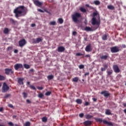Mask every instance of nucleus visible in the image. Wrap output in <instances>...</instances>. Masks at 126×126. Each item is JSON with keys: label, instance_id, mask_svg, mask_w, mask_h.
I'll return each mask as SVG.
<instances>
[{"label": "nucleus", "instance_id": "412c9836", "mask_svg": "<svg viewBox=\"0 0 126 126\" xmlns=\"http://www.w3.org/2000/svg\"><path fill=\"white\" fill-rule=\"evenodd\" d=\"M105 114L107 115V116H110L112 115V113H111V111L110 110V109L106 110Z\"/></svg>", "mask_w": 126, "mask_h": 126}, {"label": "nucleus", "instance_id": "f3484780", "mask_svg": "<svg viewBox=\"0 0 126 126\" xmlns=\"http://www.w3.org/2000/svg\"><path fill=\"white\" fill-rule=\"evenodd\" d=\"M101 60H104V61H107L108 58H109V54H106V55H102L100 57Z\"/></svg>", "mask_w": 126, "mask_h": 126}, {"label": "nucleus", "instance_id": "a19ab883", "mask_svg": "<svg viewBox=\"0 0 126 126\" xmlns=\"http://www.w3.org/2000/svg\"><path fill=\"white\" fill-rule=\"evenodd\" d=\"M56 21H52V22H50L49 24L50 25H53V26H54V25H56Z\"/></svg>", "mask_w": 126, "mask_h": 126}, {"label": "nucleus", "instance_id": "a18cd8bd", "mask_svg": "<svg viewBox=\"0 0 126 126\" xmlns=\"http://www.w3.org/2000/svg\"><path fill=\"white\" fill-rule=\"evenodd\" d=\"M51 92H47L46 93H45V95L46 96H50L51 94Z\"/></svg>", "mask_w": 126, "mask_h": 126}, {"label": "nucleus", "instance_id": "6e6552de", "mask_svg": "<svg viewBox=\"0 0 126 126\" xmlns=\"http://www.w3.org/2000/svg\"><path fill=\"white\" fill-rule=\"evenodd\" d=\"M101 95H103L104 97L106 98H108V97H109V96L111 95V94L109 93V92L107 91H103L100 93Z\"/></svg>", "mask_w": 126, "mask_h": 126}, {"label": "nucleus", "instance_id": "e2e57ef3", "mask_svg": "<svg viewBox=\"0 0 126 126\" xmlns=\"http://www.w3.org/2000/svg\"><path fill=\"white\" fill-rule=\"evenodd\" d=\"M93 101H94V102H96L97 101V98H93Z\"/></svg>", "mask_w": 126, "mask_h": 126}, {"label": "nucleus", "instance_id": "bb28decb", "mask_svg": "<svg viewBox=\"0 0 126 126\" xmlns=\"http://www.w3.org/2000/svg\"><path fill=\"white\" fill-rule=\"evenodd\" d=\"M76 102L77 104H82V100L80 99H77L76 100Z\"/></svg>", "mask_w": 126, "mask_h": 126}, {"label": "nucleus", "instance_id": "c85d7f7f", "mask_svg": "<svg viewBox=\"0 0 126 126\" xmlns=\"http://www.w3.org/2000/svg\"><path fill=\"white\" fill-rule=\"evenodd\" d=\"M47 121H48V118L46 117H43L42 118V121L43 122V123H46L47 122Z\"/></svg>", "mask_w": 126, "mask_h": 126}, {"label": "nucleus", "instance_id": "a211bd4d", "mask_svg": "<svg viewBox=\"0 0 126 126\" xmlns=\"http://www.w3.org/2000/svg\"><path fill=\"white\" fill-rule=\"evenodd\" d=\"M103 67L101 68V71H106L107 68H108V64H104L102 65Z\"/></svg>", "mask_w": 126, "mask_h": 126}, {"label": "nucleus", "instance_id": "1a4fd4ad", "mask_svg": "<svg viewBox=\"0 0 126 126\" xmlns=\"http://www.w3.org/2000/svg\"><path fill=\"white\" fill-rule=\"evenodd\" d=\"M43 41V39L42 38L38 37L36 39L33 38L32 39V43L33 44H39L40 42H42Z\"/></svg>", "mask_w": 126, "mask_h": 126}, {"label": "nucleus", "instance_id": "6e6d98bb", "mask_svg": "<svg viewBox=\"0 0 126 126\" xmlns=\"http://www.w3.org/2000/svg\"><path fill=\"white\" fill-rule=\"evenodd\" d=\"M8 106L9 108H13V105L11 104H8Z\"/></svg>", "mask_w": 126, "mask_h": 126}, {"label": "nucleus", "instance_id": "2eb2a0df", "mask_svg": "<svg viewBox=\"0 0 126 126\" xmlns=\"http://www.w3.org/2000/svg\"><path fill=\"white\" fill-rule=\"evenodd\" d=\"M17 79L18 83H19L20 85H23V84H24V83L23 82V81H24V78H17Z\"/></svg>", "mask_w": 126, "mask_h": 126}, {"label": "nucleus", "instance_id": "423d86ee", "mask_svg": "<svg viewBox=\"0 0 126 126\" xmlns=\"http://www.w3.org/2000/svg\"><path fill=\"white\" fill-rule=\"evenodd\" d=\"M5 74L6 75H9V74H13L14 73V71L11 68H5L4 69Z\"/></svg>", "mask_w": 126, "mask_h": 126}, {"label": "nucleus", "instance_id": "4d7b16f0", "mask_svg": "<svg viewBox=\"0 0 126 126\" xmlns=\"http://www.w3.org/2000/svg\"><path fill=\"white\" fill-rule=\"evenodd\" d=\"M85 106H88L89 105V102L86 101L85 104H84Z\"/></svg>", "mask_w": 126, "mask_h": 126}, {"label": "nucleus", "instance_id": "20e7f679", "mask_svg": "<svg viewBox=\"0 0 126 126\" xmlns=\"http://www.w3.org/2000/svg\"><path fill=\"white\" fill-rule=\"evenodd\" d=\"M99 21H97L96 20V18L93 17L92 19V25H96L95 28H98L99 26L100 25V17H98Z\"/></svg>", "mask_w": 126, "mask_h": 126}, {"label": "nucleus", "instance_id": "2f4dec72", "mask_svg": "<svg viewBox=\"0 0 126 126\" xmlns=\"http://www.w3.org/2000/svg\"><path fill=\"white\" fill-rule=\"evenodd\" d=\"M107 34H103L102 36V40H107Z\"/></svg>", "mask_w": 126, "mask_h": 126}, {"label": "nucleus", "instance_id": "6ab92c4d", "mask_svg": "<svg viewBox=\"0 0 126 126\" xmlns=\"http://www.w3.org/2000/svg\"><path fill=\"white\" fill-rule=\"evenodd\" d=\"M91 124H92V123L90 121H86L84 122V125L85 126H90L91 125Z\"/></svg>", "mask_w": 126, "mask_h": 126}, {"label": "nucleus", "instance_id": "5701e85b", "mask_svg": "<svg viewBox=\"0 0 126 126\" xmlns=\"http://www.w3.org/2000/svg\"><path fill=\"white\" fill-rule=\"evenodd\" d=\"M107 8H108V9H111V10H114V9H115V7L113 5H108L107 6Z\"/></svg>", "mask_w": 126, "mask_h": 126}, {"label": "nucleus", "instance_id": "7c9ffc66", "mask_svg": "<svg viewBox=\"0 0 126 126\" xmlns=\"http://www.w3.org/2000/svg\"><path fill=\"white\" fill-rule=\"evenodd\" d=\"M24 67H25V68H26V69H28L30 68V65H29V64H24Z\"/></svg>", "mask_w": 126, "mask_h": 126}, {"label": "nucleus", "instance_id": "9d476101", "mask_svg": "<svg viewBox=\"0 0 126 126\" xmlns=\"http://www.w3.org/2000/svg\"><path fill=\"white\" fill-rule=\"evenodd\" d=\"M33 3L36 6H38V7H41L42 5H43V2H40L38 0H34L33 1Z\"/></svg>", "mask_w": 126, "mask_h": 126}, {"label": "nucleus", "instance_id": "774afa93", "mask_svg": "<svg viewBox=\"0 0 126 126\" xmlns=\"http://www.w3.org/2000/svg\"><path fill=\"white\" fill-rule=\"evenodd\" d=\"M123 106H124L125 107H126V103H124Z\"/></svg>", "mask_w": 126, "mask_h": 126}, {"label": "nucleus", "instance_id": "69168bd1", "mask_svg": "<svg viewBox=\"0 0 126 126\" xmlns=\"http://www.w3.org/2000/svg\"><path fill=\"white\" fill-rule=\"evenodd\" d=\"M84 75H85V76H86V75H89V72L85 73Z\"/></svg>", "mask_w": 126, "mask_h": 126}, {"label": "nucleus", "instance_id": "49530a36", "mask_svg": "<svg viewBox=\"0 0 126 126\" xmlns=\"http://www.w3.org/2000/svg\"><path fill=\"white\" fill-rule=\"evenodd\" d=\"M79 68L80 69H82V68H84V65L81 64L79 66Z\"/></svg>", "mask_w": 126, "mask_h": 126}, {"label": "nucleus", "instance_id": "ea45409f", "mask_svg": "<svg viewBox=\"0 0 126 126\" xmlns=\"http://www.w3.org/2000/svg\"><path fill=\"white\" fill-rule=\"evenodd\" d=\"M10 96H11V94H6L4 95V98H8V97H10Z\"/></svg>", "mask_w": 126, "mask_h": 126}, {"label": "nucleus", "instance_id": "4c0bfd02", "mask_svg": "<svg viewBox=\"0 0 126 126\" xmlns=\"http://www.w3.org/2000/svg\"><path fill=\"white\" fill-rule=\"evenodd\" d=\"M44 97V94L42 93H40L38 94V98H43Z\"/></svg>", "mask_w": 126, "mask_h": 126}, {"label": "nucleus", "instance_id": "09e8293b", "mask_svg": "<svg viewBox=\"0 0 126 126\" xmlns=\"http://www.w3.org/2000/svg\"><path fill=\"white\" fill-rule=\"evenodd\" d=\"M37 88L38 89V90H43L44 89V88L42 87H37Z\"/></svg>", "mask_w": 126, "mask_h": 126}, {"label": "nucleus", "instance_id": "473e14b6", "mask_svg": "<svg viewBox=\"0 0 126 126\" xmlns=\"http://www.w3.org/2000/svg\"><path fill=\"white\" fill-rule=\"evenodd\" d=\"M10 22H11L13 24H16V22H17V21H15L14 20H13V19H10Z\"/></svg>", "mask_w": 126, "mask_h": 126}, {"label": "nucleus", "instance_id": "e433bc0d", "mask_svg": "<svg viewBox=\"0 0 126 126\" xmlns=\"http://www.w3.org/2000/svg\"><path fill=\"white\" fill-rule=\"evenodd\" d=\"M5 77L1 75H0V81L5 80Z\"/></svg>", "mask_w": 126, "mask_h": 126}, {"label": "nucleus", "instance_id": "603ef678", "mask_svg": "<svg viewBox=\"0 0 126 126\" xmlns=\"http://www.w3.org/2000/svg\"><path fill=\"white\" fill-rule=\"evenodd\" d=\"M12 50V47H8L7 48V51H11Z\"/></svg>", "mask_w": 126, "mask_h": 126}, {"label": "nucleus", "instance_id": "79ce46f5", "mask_svg": "<svg viewBox=\"0 0 126 126\" xmlns=\"http://www.w3.org/2000/svg\"><path fill=\"white\" fill-rule=\"evenodd\" d=\"M30 87L31 89H32L33 90H35L36 91V88L35 87V86L33 85H31Z\"/></svg>", "mask_w": 126, "mask_h": 126}, {"label": "nucleus", "instance_id": "4be33fe9", "mask_svg": "<svg viewBox=\"0 0 126 126\" xmlns=\"http://www.w3.org/2000/svg\"><path fill=\"white\" fill-rule=\"evenodd\" d=\"M85 117H86V119H87V120H89L90 119H92V118H93V116L90 115L89 114H87L85 115Z\"/></svg>", "mask_w": 126, "mask_h": 126}, {"label": "nucleus", "instance_id": "864d4df0", "mask_svg": "<svg viewBox=\"0 0 126 126\" xmlns=\"http://www.w3.org/2000/svg\"><path fill=\"white\" fill-rule=\"evenodd\" d=\"M37 10L38 11H39V12H41L42 13H44V11H43V10L41 9H38Z\"/></svg>", "mask_w": 126, "mask_h": 126}, {"label": "nucleus", "instance_id": "f704fd0d", "mask_svg": "<svg viewBox=\"0 0 126 126\" xmlns=\"http://www.w3.org/2000/svg\"><path fill=\"white\" fill-rule=\"evenodd\" d=\"M108 75H111L113 73V70H109L107 71Z\"/></svg>", "mask_w": 126, "mask_h": 126}, {"label": "nucleus", "instance_id": "052dcab7", "mask_svg": "<svg viewBox=\"0 0 126 126\" xmlns=\"http://www.w3.org/2000/svg\"><path fill=\"white\" fill-rule=\"evenodd\" d=\"M30 71V72H34L35 71L34 70V69H31Z\"/></svg>", "mask_w": 126, "mask_h": 126}, {"label": "nucleus", "instance_id": "58836bf2", "mask_svg": "<svg viewBox=\"0 0 126 126\" xmlns=\"http://www.w3.org/2000/svg\"><path fill=\"white\" fill-rule=\"evenodd\" d=\"M72 81H73L74 82H77V81H78V78L76 77L73 78Z\"/></svg>", "mask_w": 126, "mask_h": 126}, {"label": "nucleus", "instance_id": "de8ad7c7", "mask_svg": "<svg viewBox=\"0 0 126 126\" xmlns=\"http://www.w3.org/2000/svg\"><path fill=\"white\" fill-rule=\"evenodd\" d=\"M79 117H80V118H83V117H84V114L83 113H80L79 115Z\"/></svg>", "mask_w": 126, "mask_h": 126}, {"label": "nucleus", "instance_id": "dca6fc26", "mask_svg": "<svg viewBox=\"0 0 126 126\" xmlns=\"http://www.w3.org/2000/svg\"><path fill=\"white\" fill-rule=\"evenodd\" d=\"M65 48L63 46H59L58 48V52L59 53H63V52H64Z\"/></svg>", "mask_w": 126, "mask_h": 126}, {"label": "nucleus", "instance_id": "a878e982", "mask_svg": "<svg viewBox=\"0 0 126 126\" xmlns=\"http://www.w3.org/2000/svg\"><path fill=\"white\" fill-rule=\"evenodd\" d=\"M58 21L60 24H63V19L62 18H60L58 19Z\"/></svg>", "mask_w": 126, "mask_h": 126}, {"label": "nucleus", "instance_id": "ddd939ff", "mask_svg": "<svg viewBox=\"0 0 126 126\" xmlns=\"http://www.w3.org/2000/svg\"><path fill=\"white\" fill-rule=\"evenodd\" d=\"M14 67L15 70H18L19 68H22V67H23V66L22 65V64L16 63L14 65Z\"/></svg>", "mask_w": 126, "mask_h": 126}, {"label": "nucleus", "instance_id": "72a5a7b5", "mask_svg": "<svg viewBox=\"0 0 126 126\" xmlns=\"http://www.w3.org/2000/svg\"><path fill=\"white\" fill-rule=\"evenodd\" d=\"M31 124L29 122H27L24 124V126H30Z\"/></svg>", "mask_w": 126, "mask_h": 126}, {"label": "nucleus", "instance_id": "0e129e2a", "mask_svg": "<svg viewBox=\"0 0 126 126\" xmlns=\"http://www.w3.org/2000/svg\"><path fill=\"white\" fill-rule=\"evenodd\" d=\"M122 48H126V46L125 45V44H122Z\"/></svg>", "mask_w": 126, "mask_h": 126}, {"label": "nucleus", "instance_id": "338daca9", "mask_svg": "<svg viewBox=\"0 0 126 126\" xmlns=\"http://www.w3.org/2000/svg\"><path fill=\"white\" fill-rule=\"evenodd\" d=\"M3 110V108L2 107L0 108V112H2Z\"/></svg>", "mask_w": 126, "mask_h": 126}, {"label": "nucleus", "instance_id": "b1692460", "mask_svg": "<svg viewBox=\"0 0 126 126\" xmlns=\"http://www.w3.org/2000/svg\"><path fill=\"white\" fill-rule=\"evenodd\" d=\"M47 78L48 80H52L54 78V75H49L47 76Z\"/></svg>", "mask_w": 126, "mask_h": 126}, {"label": "nucleus", "instance_id": "37998d69", "mask_svg": "<svg viewBox=\"0 0 126 126\" xmlns=\"http://www.w3.org/2000/svg\"><path fill=\"white\" fill-rule=\"evenodd\" d=\"M76 57H80V56H84V54L80 53H78L76 54Z\"/></svg>", "mask_w": 126, "mask_h": 126}, {"label": "nucleus", "instance_id": "f257e3e1", "mask_svg": "<svg viewBox=\"0 0 126 126\" xmlns=\"http://www.w3.org/2000/svg\"><path fill=\"white\" fill-rule=\"evenodd\" d=\"M14 13L16 18L25 16L27 13V10H24V6H20L14 10Z\"/></svg>", "mask_w": 126, "mask_h": 126}, {"label": "nucleus", "instance_id": "3c124183", "mask_svg": "<svg viewBox=\"0 0 126 126\" xmlns=\"http://www.w3.org/2000/svg\"><path fill=\"white\" fill-rule=\"evenodd\" d=\"M26 102L28 103V104H31V103H32L29 99H27Z\"/></svg>", "mask_w": 126, "mask_h": 126}, {"label": "nucleus", "instance_id": "680f3d73", "mask_svg": "<svg viewBox=\"0 0 126 126\" xmlns=\"http://www.w3.org/2000/svg\"><path fill=\"white\" fill-rule=\"evenodd\" d=\"M35 26H36V24H31V27H35Z\"/></svg>", "mask_w": 126, "mask_h": 126}, {"label": "nucleus", "instance_id": "c03bdc74", "mask_svg": "<svg viewBox=\"0 0 126 126\" xmlns=\"http://www.w3.org/2000/svg\"><path fill=\"white\" fill-rule=\"evenodd\" d=\"M23 95L24 98H27V93H26L25 92H23Z\"/></svg>", "mask_w": 126, "mask_h": 126}, {"label": "nucleus", "instance_id": "0eeeda50", "mask_svg": "<svg viewBox=\"0 0 126 126\" xmlns=\"http://www.w3.org/2000/svg\"><path fill=\"white\" fill-rule=\"evenodd\" d=\"M110 51L111 53H118L120 52V49L118 46H114L110 48Z\"/></svg>", "mask_w": 126, "mask_h": 126}, {"label": "nucleus", "instance_id": "c9c22d12", "mask_svg": "<svg viewBox=\"0 0 126 126\" xmlns=\"http://www.w3.org/2000/svg\"><path fill=\"white\" fill-rule=\"evenodd\" d=\"M80 10H81L82 12H84V13L86 12V9H85V8L83 7H81L80 8Z\"/></svg>", "mask_w": 126, "mask_h": 126}, {"label": "nucleus", "instance_id": "c756f323", "mask_svg": "<svg viewBox=\"0 0 126 126\" xmlns=\"http://www.w3.org/2000/svg\"><path fill=\"white\" fill-rule=\"evenodd\" d=\"M8 125L10 126H19V125L16 124V125H14L13 123H12V122H9L8 123Z\"/></svg>", "mask_w": 126, "mask_h": 126}, {"label": "nucleus", "instance_id": "9b49d317", "mask_svg": "<svg viewBox=\"0 0 126 126\" xmlns=\"http://www.w3.org/2000/svg\"><path fill=\"white\" fill-rule=\"evenodd\" d=\"M92 50L93 49L91 44H89L88 45L86 46L85 48V51L88 53H89V52H92Z\"/></svg>", "mask_w": 126, "mask_h": 126}, {"label": "nucleus", "instance_id": "7ed1b4c3", "mask_svg": "<svg viewBox=\"0 0 126 126\" xmlns=\"http://www.w3.org/2000/svg\"><path fill=\"white\" fill-rule=\"evenodd\" d=\"M95 120L96 121V122H97V123H99L100 124H101V123L103 122L104 125H107L108 126H113V124L112 123L108 122L106 120H103L101 118H95Z\"/></svg>", "mask_w": 126, "mask_h": 126}, {"label": "nucleus", "instance_id": "aec40b11", "mask_svg": "<svg viewBox=\"0 0 126 126\" xmlns=\"http://www.w3.org/2000/svg\"><path fill=\"white\" fill-rule=\"evenodd\" d=\"M85 31H87V32H90L91 31H93L92 29L89 27H86L85 28Z\"/></svg>", "mask_w": 126, "mask_h": 126}, {"label": "nucleus", "instance_id": "13d9d810", "mask_svg": "<svg viewBox=\"0 0 126 126\" xmlns=\"http://www.w3.org/2000/svg\"><path fill=\"white\" fill-rule=\"evenodd\" d=\"M76 34H77V32H73L72 35H73V36H75Z\"/></svg>", "mask_w": 126, "mask_h": 126}, {"label": "nucleus", "instance_id": "cd10ccee", "mask_svg": "<svg viewBox=\"0 0 126 126\" xmlns=\"http://www.w3.org/2000/svg\"><path fill=\"white\" fill-rule=\"evenodd\" d=\"M9 32V31H8V29H7V28H5L3 30V33L4 34H8Z\"/></svg>", "mask_w": 126, "mask_h": 126}, {"label": "nucleus", "instance_id": "bf43d9fd", "mask_svg": "<svg viewBox=\"0 0 126 126\" xmlns=\"http://www.w3.org/2000/svg\"><path fill=\"white\" fill-rule=\"evenodd\" d=\"M14 53L15 54H17V53H18V50L17 49H15V50H14Z\"/></svg>", "mask_w": 126, "mask_h": 126}, {"label": "nucleus", "instance_id": "f8f14e48", "mask_svg": "<svg viewBox=\"0 0 126 126\" xmlns=\"http://www.w3.org/2000/svg\"><path fill=\"white\" fill-rule=\"evenodd\" d=\"M26 44V40L25 39H23L19 41V46H20V47H23Z\"/></svg>", "mask_w": 126, "mask_h": 126}, {"label": "nucleus", "instance_id": "8fccbe9b", "mask_svg": "<svg viewBox=\"0 0 126 126\" xmlns=\"http://www.w3.org/2000/svg\"><path fill=\"white\" fill-rule=\"evenodd\" d=\"M98 14V13L97 12H94L93 13V15L94 16V17H95V16H97V15Z\"/></svg>", "mask_w": 126, "mask_h": 126}, {"label": "nucleus", "instance_id": "393cba45", "mask_svg": "<svg viewBox=\"0 0 126 126\" xmlns=\"http://www.w3.org/2000/svg\"><path fill=\"white\" fill-rule=\"evenodd\" d=\"M94 4L95 5H99L100 4V1L97 0H94Z\"/></svg>", "mask_w": 126, "mask_h": 126}, {"label": "nucleus", "instance_id": "39448f33", "mask_svg": "<svg viewBox=\"0 0 126 126\" xmlns=\"http://www.w3.org/2000/svg\"><path fill=\"white\" fill-rule=\"evenodd\" d=\"M9 90V87L7 86V84H6V83L4 82L3 83V86L2 87V92L3 93H6V92H7Z\"/></svg>", "mask_w": 126, "mask_h": 126}, {"label": "nucleus", "instance_id": "4468645a", "mask_svg": "<svg viewBox=\"0 0 126 126\" xmlns=\"http://www.w3.org/2000/svg\"><path fill=\"white\" fill-rule=\"evenodd\" d=\"M113 68L114 71H115L116 73H119V72L121 71L120 68H119V66H118V65H114L113 66Z\"/></svg>", "mask_w": 126, "mask_h": 126}, {"label": "nucleus", "instance_id": "f03ea898", "mask_svg": "<svg viewBox=\"0 0 126 126\" xmlns=\"http://www.w3.org/2000/svg\"><path fill=\"white\" fill-rule=\"evenodd\" d=\"M80 17H81V14L79 13H75L72 15V20L75 23L78 22V18H80Z\"/></svg>", "mask_w": 126, "mask_h": 126}, {"label": "nucleus", "instance_id": "5fc2aeb1", "mask_svg": "<svg viewBox=\"0 0 126 126\" xmlns=\"http://www.w3.org/2000/svg\"><path fill=\"white\" fill-rule=\"evenodd\" d=\"M90 57H91V56L89 54H88V55H86L85 56V58H90Z\"/></svg>", "mask_w": 126, "mask_h": 126}]
</instances>
